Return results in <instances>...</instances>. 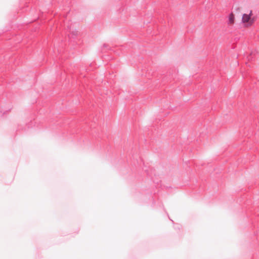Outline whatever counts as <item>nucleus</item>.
<instances>
[{
	"label": "nucleus",
	"instance_id": "obj_1",
	"mask_svg": "<svg viewBox=\"0 0 259 259\" xmlns=\"http://www.w3.org/2000/svg\"><path fill=\"white\" fill-rule=\"evenodd\" d=\"M253 14L251 10L248 11L244 13L242 16V23L245 27H249L253 25L255 21L254 18L252 17Z\"/></svg>",
	"mask_w": 259,
	"mask_h": 259
},
{
	"label": "nucleus",
	"instance_id": "obj_2",
	"mask_svg": "<svg viewBox=\"0 0 259 259\" xmlns=\"http://www.w3.org/2000/svg\"><path fill=\"white\" fill-rule=\"evenodd\" d=\"M235 23V16L233 13H231L229 16L228 24L232 25Z\"/></svg>",
	"mask_w": 259,
	"mask_h": 259
}]
</instances>
